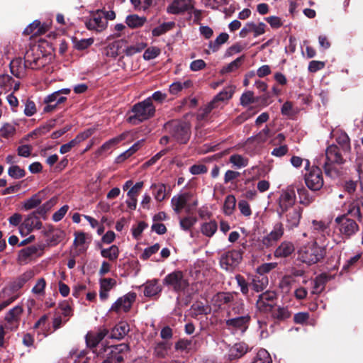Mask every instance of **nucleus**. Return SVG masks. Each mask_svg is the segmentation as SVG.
<instances>
[{"label": "nucleus", "instance_id": "1", "mask_svg": "<svg viewBox=\"0 0 363 363\" xmlns=\"http://www.w3.org/2000/svg\"><path fill=\"white\" fill-rule=\"evenodd\" d=\"M155 112V108L152 103L151 98L149 97L133 106V115L128 117V121L132 124H138L153 116Z\"/></svg>", "mask_w": 363, "mask_h": 363}, {"label": "nucleus", "instance_id": "2", "mask_svg": "<svg viewBox=\"0 0 363 363\" xmlns=\"http://www.w3.org/2000/svg\"><path fill=\"white\" fill-rule=\"evenodd\" d=\"M344 156L345 155L340 152L337 145L328 146L325 150L326 161L323 165L325 174L330 177L337 175L338 171L334 165L344 164L346 161Z\"/></svg>", "mask_w": 363, "mask_h": 363}, {"label": "nucleus", "instance_id": "3", "mask_svg": "<svg viewBox=\"0 0 363 363\" xmlns=\"http://www.w3.org/2000/svg\"><path fill=\"white\" fill-rule=\"evenodd\" d=\"M171 204L176 213H180L183 209L187 213H192L198 206V200L191 193L184 192L174 196Z\"/></svg>", "mask_w": 363, "mask_h": 363}, {"label": "nucleus", "instance_id": "4", "mask_svg": "<svg viewBox=\"0 0 363 363\" xmlns=\"http://www.w3.org/2000/svg\"><path fill=\"white\" fill-rule=\"evenodd\" d=\"M325 255V249L316 242L308 243L298 250L299 259L308 264H313L320 261Z\"/></svg>", "mask_w": 363, "mask_h": 363}, {"label": "nucleus", "instance_id": "5", "mask_svg": "<svg viewBox=\"0 0 363 363\" xmlns=\"http://www.w3.org/2000/svg\"><path fill=\"white\" fill-rule=\"evenodd\" d=\"M163 284L177 293L184 292L189 286L186 277L179 270L168 274L163 279Z\"/></svg>", "mask_w": 363, "mask_h": 363}, {"label": "nucleus", "instance_id": "6", "mask_svg": "<svg viewBox=\"0 0 363 363\" xmlns=\"http://www.w3.org/2000/svg\"><path fill=\"white\" fill-rule=\"evenodd\" d=\"M172 139L179 143H186L190 138V126L188 123L179 121H172L166 125Z\"/></svg>", "mask_w": 363, "mask_h": 363}, {"label": "nucleus", "instance_id": "7", "mask_svg": "<svg viewBox=\"0 0 363 363\" xmlns=\"http://www.w3.org/2000/svg\"><path fill=\"white\" fill-rule=\"evenodd\" d=\"M296 201V196L294 186L291 185L281 191L278 199V213L281 216L284 211L293 208Z\"/></svg>", "mask_w": 363, "mask_h": 363}, {"label": "nucleus", "instance_id": "8", "mask_svg": "<svg viewBox=\"0 0 363 363\" xmlns=\"http://www.w3.org/2000/svg\"><path fill=\"white\" fill-rule=\"evenodd\" d=\"M23 308L21 306H16L10 309L5 315L4 320L0 323L6 329V331H16L19 325Z\"/></svg>", "mask_w": 363, "mask_h": 363}, {"label": "nucleus", "instance_id": "9", "mask_svg": "<svg viewBox=\"0 0 363 363\" xmlns=\"http://www.w3.org/2000/svg\"><path fill=\"white\" fill-rule=\"evenodd\" d=\"M235 87L230 86L225 87L223 91L218 94L213 99L209 102L203 108L202 117L208 114L212 110L220 108L223 106L225 101H228L233 96Z\"/></svg>", "mask_w": 363, "mask_h": 363}, {"label": "nucleus", "instance_id": "10", "mask_svg": "<svg viewBox=\"0 0 363 363\" xmlns=\"http://www.w3.org/2000/svg\"><path fill=\"white\" fill-rule=\"evenodd\" d=\"M307 170L308 172L304 177L306 186L312 191L320 190L324 184L321 169L318 167H312Z\"/></svg>", "mask_w": 363, "mask_h": 363}, {"label": "nucleus", "instance_id": "11", "mask_svg": "<svg viewBox=\"0 0 363 363\" xmlns=\"http://www.w3.org/2000/svg\"><path fill=\"white\" fill-rule=\"evenodd\" d=\"M337 224V229L340 234L346 238H350L359 230V226L357 223L345 215L338 216L335 220Z\"/></svg>", "mask_w": 363, "mask_h": 363}, {"label": "nucleus", "instance_id": "12", "mask_svg": "<svg viewBox=\"0 0 363 363\" xmlns=\"http://www.w3.org/2000/svg\"><path fill=\"white\" fill-rule=\"evenodd\" d=\"M128 350V346L126 344L109 347L106 350L107 357L102 363H119L123 360Z\"/></svg>", "mask_w": 363, "mask_h": 363}, {"label": "nucleus", "instance_id": "13", "mask_svg": "<svg viewBox=\"0 0 363 363\" xmlns=\"http://www.w3.org/2000/svg\"><path fill=\"white\" fill-rule=\"evenodd\" d=\"M277 294L272 291H267L259 296L257 301V308L259 311L270 312L275 306Z\"/></svg>", "mask_w": 363, "mask_h": 363}, {"label": "nucleus", "instance_id": "14", "mask_svg": "<svg viewBox=\"0 0 363 363\" xmlns=\"http://www.w3.org/2000/svg\"><path fill=\"white\" fill-rule=\"evenodd\" d=\"M35 276L33 270H28L18 277L11 284L9 287L3 289L4 297L10 292H16L21 289L26 283L32 279Z\"/></svg>", "mask_w": 363, "mask_h": 363}, {"label": "nucleus", "instance_id": "15", "mask_svg": "<svg viewBox=\"0 0 363 363\" xmlns=\"http://www.w3.org/2000/svg\"><path fill=\"white\" fill-rule=\"evenodd\" d=\"M242 253L239 250H232L223 254L220 259V264L223 269L228 270L237 266L242 260Z\"/></svg>", "mask_w": 363, "mask_h": 363}, {"label": "nucleus", "instance_id": "16", "mask_svg": "<svg viewBox=\"0 0 363 363\" xmlns=\"http://www.w3.org/2000/svg\"><path fill=\"white\" fill-rule=\"evenodd\" d=\"M136 298V294L134 292H130L123 296V297L119 298L111 306V310L116 311L117 313L123 311V312H128L131 306L133 303L135 301Z\"/></svg>", "mask_w": 363, "mask_h": 363}, {"label": "nucleus", "instance_id": "17", "mask_svg": "<svg viewBox=\"0 0 363 363\" xmlns=\"http://www.w3.org/2000/svg\"><path fill=\"white\" fill-rule=\"evenodd\" d=\"M267 25L263 22L255 23L254 22H248L240 31V37L245 38L250 33H252L255 38L263 35L266 32Z\"/></svg>", "mask_w": 363, "mask_h": 363}, {"label": "nucleus", "instance_id": "18", "mask_svg": "<svg viewBox=\"0 0 363 363\" xmlns=\"http://www.w3.org/2000/svg\"><path fill=\"white\" fill-rule=\"evenodd\" d=\"M42 227V223L35 213L29 214L23 223L21 224L19 230L20 233L23 235L27 234L34 229H40Z\"/></svg>", "mask_w": 363, "mask_h": 363}, {"label": "nucleus", "instance_id": "19", "mask_svg": "<svg viewBox=\"0 0 363 363\" xmlns=\"http://www.w3.org/2000/svg\"><path fill=\"white\" fill-rule=\"evenodd\" d=\"M337 143L340 146L342 152L347 157L351 152L350 139L347 134L341 129L333 130L332 132Z\"/></svg>", "mask_w": 363, "mask_h": 363}, {"label": "nucleus", "instance_id": "20", "mask_svg": "<svg viewBox=\"0 0 363 363\" xmlns=\"http://www.w3.org/2000/svg\"><path fill=\"white\" fill-rule=\"evenodd\" d=\"M303 209L299 206L284 211L286 225L289 229H293L299 225Z\"/></svg>", "mask_w": 363, "mask_h": 363}, {"label": "nucleus", "instance_id": "21", "mask_svg": "<svg viewBox=\"0 0 363 363\" xmlns=\"http://www.w3.org/2000/svg\"><path fill=\"white\" fill-rule=\"evenodd\" d=\"M284 234V226L281 223H277L274 225L273 230L262 239V243L266 247L272 246L278 241Z\"/></svg>", "mask_w": 363, "mask_h": 363}, {"label": "nucleus", "instance_id": "22", "mask_svg": "<svg viewBox=\"0 0 363 363\" xmlns=\"http://www.w3.org/2000/svg\"><path fill=\"white\" fill-rule=\"evenodd\" d=\"M193 8L191 0H174L168 6L167 11L171 14H179Z\"/></svg>", "mask_w": 363, "mask_h": 363}, {"label": "nucleus", "instance_id": "23", "mask_svg": "<svg viewBox=\"0 0 363 363\" xmlns=\"http://www.w3.org/2000/svg\"><path fill=\"white\" fill-rule=\"evenodd\" d=\"M86 26L89 30L100 32L106 28L107 21L100 13H97L86 22Z\"/></svg>", "mask_w": 363, "mask_h": 363}, {"label": "nucleus", "instance_id": "24", "mask_svg": "<svg viewBox=\"0 0 363 363\" xmlns=\"http://www.w3.org/2000/svg\"><path fill=\"white\" fill-rule=\"evenodd\" d=\"M250 320V317L248 315H245L227 320L226 325L229 328L244 331L247 328Z\"/></svg>", "mask_w": 363, "mask_h": 363}, {"label": "nucleus", "instance_id": "25", "mask_svg": "<svg viewBox=\"0 0 363 363\" xmlns=\"http://www.w3.org/2000/svg\"><path fill=\"white\" fill-rule=\"evenodd\" d=\"M108 334L105 328L99 330L96 333H88L86 335V345L90 347H96Z\"/></svg>", "mask_w": 363, "mask_h": 363}, {"label": "nucleus", "instance_id": "26", "mask_svg": "<svg viewBox=\"0 0 363 363\" xmlns=\"http://www.w3.org/2000/svg\"><path fill=\"white\" fill-rule=\"evenodd\" d=\"M144 295L147 297H152L158 295L162 291V286L159 284L158 280L152 279L147 281L143 285Z\"/></svg>", "mask_w": 363, "mask_h": 363}, {"label": "nucleus", "instance_id": "27", "mask_svg": "<svg viewBox=\"0 0 363 363\" xmlns=\"http://www.w3.org/2000/svg\"><path fill=\"white\" fill-rule=\"evenodd\" d=\"M130 331V326L127 322L121 321L112 330L111 337L121 340Z\"/></svg>", "mask_w": 363, "mask_h": 363}, {"label": "nucleus", "instance_id": "28", "mask_svg": "<svg viewBox=\"0 0 363 363\" xmlns=\"http://www.w3.org/2000/svg\"><path fill=\"white\" fill-rule=\"evenodd\" d=\"M116 280L111 278H105L100 281L101 299L106 300L108 296V291L116 285Z\"/></svg>", "mask_w": 363, "mask_h": 363}, {"label": "nucleus", "instance_id": "29", "mask_svg": "<svg viewBox=\"0 0 363 363\" xmlns=\"http://www.w3.org/2000/svg\"><path fill=\"white\" fill-rule=\"evenodd\" d=\"M46 31L47 28L45 26H42L39 21H34L25 28L23 33L25 35L37 36L44 34Z\"/></svg>", "mask_w": 363, "mask_h": 363}, {"label": "nucleus", "instance_id": "30", "mask_svg": "<svg viewBox=\"0 0 363 363\" xmlns=\"http://www.w3.org/2000/svg\"><path fill=\"white\" fill-rule=\"evenodd\" d=\"M294 251V245L290 242L284 241L276 249L274 256L276 257H286L290 255Z\"/></svg>", "mask_w": 363, "mask_h": 363}, {"label": "nucleus", "instance_id": "31", "mask_svg": "<svg viewBox=\"0 0 363 363\" xmlns=\"http://www.w3.org/2000/svg\"><path fill=\"white\" fill-rule=\"evenodd\" d=\"M248 350L247 345L244 342L235 344L229 351L230 359H237L243 356Z\"/></svg>", "mask_w": 363, "mask_h": 363}, {"label": "nucleus", "instance_id": "32", "mask_svg": "<svg viewBox=\"0 0 363 363\" xmlns=\"http://www.w3.org/2000/svg\"><path fill=\"white\" fill-rule=\"evenodd\" d=\"M233 300V295L230 293H218L212 298V303L218 308L223 305L228 303Z\"/></svg>", "mask_w": 363, "mask_h": 363}, {"label": "nucleus", "instance_id": "33", "mask_svg": "<svg viewBox=\"0 0 363 363\" xmlns=\"http://www.w3.org/2000/svg\"><path fill=\"white\" fill-rule=\"evenodd\" d=\"M268 284V277L259 274L255 275L251 283L253 289L257 292L263 291L267 286Z\"/></svg>", "mask_w": 363, "mask_h": 363}, {"label": "nucleus", "instance_id": "34", "mask_svg": "<svg viewBox=\"0 0 363 363\" xmlns=\"http://www.w3.org/2000/svg\"><path fill=\"white\" fill-rule=\"evenodd\" d=\"M74 245L77 248L79 253H82L88 248L86 235L84 233H76Z\"/></svg>", "mask_w": 363, "mask_h": 363}, {"label": "nucleus", "instance_id": "35", "mask_svg": "<svg viewBox=\"0 0 363 363\" xmlns=\"http://www.w3.org/2000/svg\"><path fill=\"white\" fill-rule=\"evenodd\" d=\"M119 253V249L115 245H111L108 248H103L101 250V255L111 262H115L118 259Z\"/></svg>", "mask_w": 363, "mask_h": 363}, {"label": "nucleus", "instance_id": "36", "mask_svg": "<svg viewBox=\"0 0 363 363\" xmlns=\"http://www.w3.org/2000/svg\"><path fill=\"white\" fill-rule=\"evenodd\" d=\"M126 137V133H122L120 135L115 137L106 141L101 147L98 150V154H101L104 152L108 151L111 147L118 144L121 141L123 140Z\"/></svg>", "mask_w": 363, "mask_h": 363}, {"label": "nucleus", "instance_id": "37", "mask_svg": "<svg viewBox=\"0 0 363 363\" xmlns=\"http://www.w3.org/2000/svg\"><path fill=\"white\" fill-rule=\"evenodd\" d=\"M271 312L272 317L279 321L285 320L291 316V312L287 307H274Z\"/></svg>", "mask_w": 363, "mask_h": 363}, {"label": "nucleus", "instance_id": "38", "mask_svg": "<svg viewBox=\"0 0 363 363\" xmlns=\"http://www.w3.org/2000/svg\"><path fill=\"white\" fill-rule=\"evenodd\" d=\"M218 229L217 223L215 220L205 222L201 225V233L208 238L212 237Z\"/></svg>", "mask_w": 363, "mask_h": 363}, {"label": "nucleus", "instance_id": "39", "mask_svg": "<svg viewBox=\"0 0 363 363\" xmlns=\"http://www.w3.org/2000/svg\"><path fill=\"white\" fill-rule=\"evenodd\" d=\"M146 22V18L140 17L138 15H129L127 16L125 23L131 28L141 27Z\"/></svg>", "mask_w": 363, "mask_h": 363}, {"label": "nucleus", "instance_id": "40", "mask_svg": "<svg viewBox=\"0 0 363 363\" xmlns=\"http://www.w3.org/2000/svg\"><path fill=\"white\" fill-rule=\"evenodd\" d=\"M155 199L162 201L166 198V186L164 184H155L151 186Z\"/></svg>", "mask_w": 363, "mask_h": 363}, {"label": "nucleus", "instance_id": "41", "mask_svg": "<svg viewBox=\"0 0 363 363\" xmlns=\"http://www.w3.org/2000/svg\"><path fill=\"white\" fill-rule=\"evenodd\" d=\"M270 130L265 127L257 135L252 138H250L247 140V143L255 142L257 144H262L265 143L270 137Z\"/></svg>", "mask_w": 363, "mask_h": 363}, {"label": "nucleus", "instance_id": "42", "mask_svg": "<svg viewBox=\"0 0 363 363\" xmlns=\"http://www.w3.org/2000/svg\"><path fill=\"white\" fill-rule=\"evenodd\" d=\"M16 123H5L0 128V136L4 138H9L16 133Z\"/></svg>", "mask_w": 363, "mask_h": 363}, {"label": "nucleus", "instance_id": "43", "mask_svg": "<svg viewBox=\"0 0 363 363\" xmlns=\"http://www.w3.org/2000/svg\"><path fill=\"white\" fill-rule=\"evenodd\" d=\"M72 42L74 49L82 51L90 47L94 43V40L92 38L81 40L74 38H73Z\"/></svg>", "mask_w": 363, "mask_h": 363}, {"label": "nucleus", "instance_id": "44", "mask_svg": "<svg viewBox=\"0 0 363 363\" xmlns=\"http://www.w3.org/2000/svg\"><path fill=\"white\" fill-rule=\"evenodd\" d=\"M236 205V199L233 195L226 196L223 205V213L227 216L233 214Z\"/></svg>", "mask_w": 363, "mask_h": 363}, {"label": "nucleus", "instance_id": "45", "mask_svg": "<svg viewBox=\"0 0 363 363\" xmlns=\"http://www.w3.org/2000/svg\"><path fill=\"white\" fill-rule=\"evenodd\" d=\"M196 222L197 218L195 216H187L180 219L179 225L182 230L188 231L191 230Z\"/></svg>", "mask_w": 363, "mask_h": 363}, {"label": "nucleus", "instance_id": "46", "mask_svg": "<svg viewBox=\"0 0 363 363\" xmlns=\"http://www.w3.org/2000/svg\"><path fill=\"white\" fill-rule=\"evenodd\" d=\"M228 38L229 35L226 33H220L213 42H210L209 49L213 52H216L218 50L220 45L225 43Z\"/></svg>", "mask_w": 363, "mask_h": 363}, {"label": "nucleus", "instance_id": "47", "mask_svg": "<svg viewBox=\"0 0 363 363\" xmlns=\"http://www.w3.org/2000/svg\"><path fill=\"white\" fill-rule=\"evenodd\" d=\"M327 281V277L325 275H320L315 278L313 281V294H320L321 293L325 287V284Z\"/></svg>", "mask_w": 363, "mask_h": 363}, {"label": "nucleus", "instance_id": "48", "mask_svg": "<svg viewBox=\"0 0 363 363\" xmlns=\"http://www.w3.org/2000/svg\"><path fill=\"white\" fill-rule=\"evenodd\" d=\"M252 363H272L269 352L264 349L258 351Z\"/></svg>", "mask_w": 363, "mask_h": 363}, {"label": "nucleus", "instance_id": "49", "mask_svg": "<svg viewBox=\"0 0 363 363\" xmlns=\"http://www.w3.org/2000/svg\"><path fill=\"white\" fill-rule=\"evenodd\" d=\"M170 348V344L167 342H160L156 345L155 353L157 357L164 358L168 355Z\"/></svg>", "mask_w": 363, "mask_h": 363}, {"label": "nucleus", "instance_id": "50", "mask_svg": "<svg viewBox=\"0 0 363 363\" xmlns=\"http://www.w3.org/2000/svg\"><path fill=\"white\" fill-rule=\"evenodd\" d=\"M42 201L40 194H36L26 200L23 203V208L26 210H30L37 207Z\"/></svg>", "mask_w": 363, "mask_h": 363}, {"label": "nucleus", "instance_id": "51", "mask_svg": "<svg viewBox=\"0 0 363 363\" xmlns=\"http://www.w3.org/2000/svg\"><path fill=\"white\" fill-rule=\"evenodd\" d=\"M297 192L299 196V203L305 206H309L312 201L313 199L309 196L308 191L303 188H299L297 189Z\"/></svg>", "mask_w": 363, "mask_h": 363}, {"label": "nucleus", "instance_id": "52", "mask_svg": "<svg viewBox=\"0 0 363 363\" xmlns=\"http://www.w3.org/2000/svg\"><path fill=\"white\" fill-rule=\"evenodd\" d=\"M347 214L352 217L357 218L359 221H362L363 218V215L356 201L350 203L347 209Z\"/></svg>", "mask_w": 363, "mask_h": 363}, {"label": "nucleus", "instance_id": "53", "mask_svg": "<svg viewBox=\"0 0 363 363\" xmlns=\"http://www.w3.org/2000/svg\"><path fill=\"white\" fill-rule=\"evenodd\" d=\"M46 286V281L44 278L38 279L33 287L31 291L33 294L37 296H43L45 294V289Z\"/></svg>", "mask_w": 363, "mask_h": 363}, {"label": "nucleus", "instance_id": "54", "mask_svg": "<svg viewBox=\"0 0 363 363\" xmlns=\"http://www.w3.org/2000/svg\"><path fill=\"white\" fill-rule=\"evenodd\" d=\"M193 345L191 340L182 339L175 345V349L182 352H189L192 350Z\"/></svg>", "mask_w": 363, "mask_h": 363}, {"label": "nucleus", "instance_id": "55", "mask_svg": "<svg viewBox=\"0 0 363 363\" xmlns=\"http://www.w3.org/2000/svg\"><path fill=\"white\" fill-rule=\"evenodd\" d=\"M139 194L136 193L133 190H129L127 193L128 199L126 200L125 203L127 204V206L131 209L135 210L137 207L138 203V196Z\"/></svg>", "mask_w": 363, "mask_h": 363}, {"label": "nucleus", "instance_id": "56", "mask_svg": "<svg viewBox=\"0 0 363 363\" xmlns=\"http://www.w3.org/2000/svg\"><path fill=\"white\" fill-rule=\"evenodd\" d=\"M174 25V23L172 22L164 23L162 25L155 28L152 30V33L154 36H160L165 33L167 31L171 30Z\"/></svg>", "mask_w": 363, "mask_h": 363}, {"label": "nucleus", "instance_id": "57", "mask_svg": "<svg viewBox=\"0 0 363 363\" xmlns=\"http://www.w3.org/2000/svg\"><path fill=\"white\" fill-rule=\"evenodd\" d=\"M230 162L238 168L246 167L247 165V159L240 155H233L230 157Z\"/></svg>", "mask_w": 363, "mask_h": 363}, {"label": "nucleus", "instance_id": "58", "mask_svg": "<svg viewBox=\"0 0 363 363\" xmlns=\"http://www.w3.org/2000/svg\"><path fill=\"white\" fill-rule=\"evenodd\" d=\"M58 308L60 310L62 315L65 318L64 322H67L69 317L72 315V310L71 306L68 302L63 301L59 304Z\"/></svg>", "mask_w": 363, "mask_h": 363}, {"label": "nucleus", "instance_id": "59", "mask_svg": "<svg viewBox=\"0 0 363 363\" xmlns=\"http://www.w3.org/2000/svg\"><path fill=\"white\" fill-rule=\"evenodd\" d=\"M37 252V248L34 246L28 247L22 249L19 252V259L21 261H26L28 258L35 255Z\"/></svg>", "mask_w": 363, "mask_h": 363}, {"label": "nucleus", "instance_id": "60", "mask_svg": "<svg viewBox=\"0 0 363 363\" xmlns=\"http://www.w3.org/2000/svg\"><path fill=\"white\" fill-rule=\"evenodd\" d=\"M8 174L10 177L14 179H20L25 176L26 172L24 169H21L17 165H13L9 167Z\"/></svg>", "mask_w": 363, "mask_h": 363}, {"label": "nucleus", "instance_id": "61", "mask_svg": "<svg viewBox=\"0 0 363 363\" xmlns=\"http://www.w3.org/2000/svg\"><path fill=\"white\" fill-rule=\"evenodd\" d=\"M277 266V264L276 262L264 263L257 267V272L259 275L264 276L265 274L275 269Z\"/></svg>", "mask_w": 363, "mask_h": 363}, {"label": "nucleus", "instance_id": "62", "mask_svg": "<svg viewBox=\"0 0 363 363\" xmlns=\"http://www.w3.org/2000/svg\"><path fill=\"white\" fill-rule=\"evenodd\" d=\"M1 296L3 298H5L1 303H0V311L10 305L12 302L16 300L18 297L17 294H12L10 292L9 294H6L5 297H4L3 291L1 292Z\"/></svg>", "mask_w": 363, "mask_h": 363}, {"label": "nucleus", "instance_id": "63", "mask_svg": "<svg viewBox=\"0 0 363 363\" xmlns=\"http://www.w3.org/2000/svg\"><path fill=\"white\" fill-rule=\"evenodd\" d=\"M190 84L191 82L189 81H186L184 82V84H182L179 82H174L169 86V91L170 94L175 95L177 94L180 91H182L183 87H188L190 85Z\"/></svg>", "mask_w": 363, "mask_h": 363}, {"label": "nucleus", "instance_id": "64", "mask_svg": "<svg viewBox=\"0 0 363 363\" xmlns=\"http://www.w3.org/2000/svg\"><path fill=\"white\" fill-rule=\"evenodd\" d=\"M160 53V50L157 47H151L147 48L144 54L143 57L145 60H152L158 56Z\"/></svg>", "mask_w": 363, "mask_h": 363}]
</instances>
